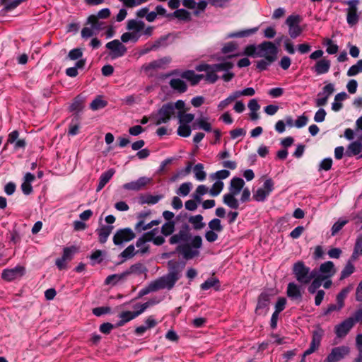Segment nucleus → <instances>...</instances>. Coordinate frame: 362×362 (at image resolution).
<instances>
[{
	"label": "nucleus",
	"mask_w": 362,
	"mask_h": 362,
	"mask_svg": "<svg viewBox=\"0 0 362 362\" xmlns=\"http://www.w3.org/2000/svg\"><path fill=\"white\" fill-rule=\"evenodd\" d=\"M170 245H178L176 251L188 260L199 255V250L202 246V238L199 235L192 238L189 226H184L177 233L173 234L168 240Z\"/></svg>",
	"instance_id": "1"
},
{
	"label": "nucleus",
	"mask_w": 362,
	"mask_h": 362,
	"mask_svg": "<svg viewBox=\"0 0 362 362\" xmlns=\"http://www.w3.org/2000/svg\"><path fill=\"white\" fill-rule=\"evenodd\" d=\"M185 266V263L176 260L168 262V273L153 281L156 290L167 288L172 289L175 283L181 277V272Z\"/></svg>",
	"instance_id": "2"
},
{
	"label": "nucleus",
	"mask_w": 362,
	"mask_h": 362,
	"mask_svg": "<svg viewBox=\"0 0 362 362\" xmlns=\"http://www.w3.org/2000/svg\"><path fill=\"white\" fill-rule=\"evenodd\" d=\"M185 102L179 100L175 103H167L162 105L158 110L156 116L151 118L155 120L156 125H160L168 122L172 117H177L176 110H181L185 108Z\"/></svg>",
	"instance_id": "3"
},
{
	"label": "nucleus",
	"mask_w": 362,
	"mask_h": 362,
	"mask_svg": "<svg viewBox=\"0 0 362 362\" xmlns=\"http://www.w3.org/2000/svg\"><path fill=\"white\" fill-rule=\"evenodd\" d=\"M293 274L296 281L301 285H308L317 275L315 269L310 270V267L305 266L303 262L298 261L293 266Z\"/></svg>",
	"instance_id": "4"
},
{
	"label": "nucleus",
	"mask_w": 362,
	"mask_h": 362,
	"mask_svg": "<svg viewBox=\"0 0 362 362\" xmlns=\"http://www.w3.org/2000/svg\"><path fill=\"white\" fill-rule=\"evenodd\" d=\"M258 57H264L269 61H275L278 52L277 47L272 42L264 41L258 45Z\"/></svg>",
	"instance_id": "5"
},
{
	"label": "nucleus",
	"mask_w": 362,
	"mask_h": 362,
	"mask_svg": "<svg viewBox=\"0 0 362 362\" xmlns=\"http://www.w3.org/2000/svg\"><path fill=\"white\" fill-rule=\"evenodd\" d=\"M105 47L110 50L109 56L112 59L122 57L127 52V48L119 40H114L107 42Z\"/></svg>",
	"instance_id": "6"
},
{
	"label": "nucleus",
	"mask_w": 362,
	"mask_h": 362,
	"mask_svg": "<svg viewBox=\"0 0 362 362\" xmlns=\"http://www.w3.org/2000/svg\"><path fill=\"white\" fill-rule=\"evenodd\" d=\"M300 17L298 15H291L286 20V24L288 27V34L291 38L300 36L303 29L300 26Z\"/></svg>",
	"instance_id": "7"
},
{
	"label": "nucleus",
	"mask_w": 362,
	"mask_h": 362,
	"mask_svg": "<svg viewBox=\"0 0 362 362\" xmlns=\"http://www.w3.org/2000/svg\"><path fill=\"white\" fill-rule=\"evenodd\" d=\"M358 0H350L348 1H344V4L349 6V8L346 9L347 11V17L346 21L347 23L351 25H355L359 19V16L357 13L358 8L357 5L358 4Z\"/></svg>",
	"instance_id": "8"
},
{
	"label": "nucleus",
	"mask_w": 362,
	"mask_h": 362,
	"mask_svg": "<svg viewBox=\"0 0 362 362\" xmlns=\"http://www.w3.org/2000/svg\"><path fill=\"white\" fill-rule=\"evenodd\" d=\"M135 236L134 233L129 228L119 229L113 236V243L116 245H120L124 243L133 240Z\"/></svg>",
	"instance_id": "9"
},
{
	"label": "nucleus",
	"mask_w": 362,
	"mask_h": 362,
	"mask_svg": "<svg viewBox=\"0 0 362 362\" xmlns=\"http://www.w3.org/2000/svg\"><path fill=\"white\" fill-rule=\"evenodd\" d=\"M274 189V182L272 179H267L264 182L263 187L259 188L253 194V199L257 202H263Z\"/></svg>",
	"instance_id": "10"
},
{
	"label": "nucleus",
	"mask_w": 362,
	"mask_h": 362,
	"mask_svg": "<svg viewBox=\"0 0 362 362\" xmlns=\"http://www.w3.org/2000/svg\"><path fill=\"white\" fill-rule=\"evenodd\" d=\"M349 351V348L346 346L335 347L327 356L326 361L327 362H338L348 355Z\"/></svg>",
	"instance_id": "11"
},
{
	"label": "nucleus",
	"mask_w": 362,
	"mask_h": 362,
	"mask_svg": "<svg viewBox=\"0 0 362 362\" xmlns=\"http://www.w3.org/2000/svg\"><path fill=\"white\" fill-rule=\"evenodd\" d=\"M353 317H349L335 327V334L337 337H344L354 326Z\"/></svg>",
	"instance_id": "12"
},
{
	"label": "nucleus",
	"mask_w": 362,
	"mask_h": 362,
	"mask_svg": "<svg viewBox=\"0 0 362 362\" xmlns=\"http://www.w3.org/2000/svg\"><path fill=\"white\" fill-rule=\"evenodd\" d=\"M25 273V268L22 266H17L13 269H4L1 277L6 281H13L18 277H21Z\"/></svg>",
	"instance_id": "13"
},
{
	"label": "nucleus",
	"mask_w": 362,
	"mask_h": 362,
	"mask_svg": "<svg viewBox=\"0 0 362 362\" xmlns=\"http://www.w3.org/2000/svg\"><path fill=\"white\" fill-rule=\"evenodd\" d=\"M151 181V180L148 177H141L136 181L124 184L123 188L127 190L139 191L144 189Z\"/></svg>",
	"instance_id": "14"
},
{
	"label": "nucleus",
	"mask_w": 362,
	"mask_h": 362,
	"mask_svg": "<svg viewBox=\"0 0 362 362\" xmlns=\"http://www.w3.org/2000/svg\"><path fill=\"white\" fill-rule=\"evenodd\" d=\"M171 62V58L165 57L163 58L154 60L148 64L144 65L143 68L145 71H148L151 69H164Z\"/></svg>",
	"instance_id": "15"
},
{
	"label": "nucleus",
	"mask_w": 362,
	"mask_h": 362,
	"mask_svg": "<svg viewBox=\"0 0 362 362\" xmlns=\"http://www.w3.org/2000/svg\"><path fill=\"white\" fill-rule=\"evenodd\" d=\"M319 271L321 273L319 276L324 278V279L332 277L336 272L334 263L331 261H327L322 264Z\"/></svg>",
	"instance_id": "16"
},
{
	"label": "nucleus",
	"mask_w": 362,
	"mask_h": 362,
	"mask_svg": "<svg viewBox=\"0 0 362 362\" xmlns=\"http://www.w3.org/2000/svg\"><path fill=\"white\" fill-rule=\"evenodd\" d=\"M269 302L270 296L268 293H262L258 298V302L256 307V313L260 315L262 313V310H265L264 313H266L267 309L269 305Z\"/></svg>",
	"instance_id": "17"
},
{
	"label": "nucleus",
	"mask_w": 362,
	"mask_h": 362,
	"mask_svg": "<svg viewBox=\"0 0 362 362\" xmlns=\"http://www.w3.org/2000/svg\"><path fill=\"white\" fill-rule=\"evenodd\" d=\"M182 78H185L190 82L192 86H195L199 83V81L204 78L203 74H196L192 70H187L182 72L180 74Z\"/></svg>",
	"instance_id": "18"
},
{
	"label": "nucleus",
	"mask_w": 362,
	"mask_h": 362,
	"mask_svg": "<svg viewBox=\"0 0 362 362\" xmlns=\"http://www.w3.org/2000/svg\"><path fill=\"white\" fill-rule=\"evenodd\" d=\"M244 185L245 182L242 178L233 177L230 180L228 193L238 195L243 189Z\"/></svg>",
	"instance_id": "19"
},
{
	"label": "nucleus",
	"mask_w": 362,
	"mask_h": 362,
	"mask_svg": "<svg viewBox=\"0 0 362 362\" xmlns=\"http://www.w3.org/2000/svg\"><path fill=\"white\" fill-rule=\"evenodd\" d=\"M330 66V61L324 58L316 62L313 69L318 75L324 74L329 71Z\"/></svg>",
	"instance_id": "20"
},
{
	"label": "nucleus",
	"mask_w": 362,
	"mask_h": 362,
	"mask_svg": "<svg viewBox=\"0 0 362 362\" xmlns=\"http://www.w3.org/2000/svg\"><path fill=\"white\" fill-rule=\"evenodd\" d=\"M286 293L288 297L293 300H300L302 298L300 287L293 282L288 284Z\"/></svg>",
	"instance_id": "21"
},
{
	"label": "nucleus",
	"mask_w": 362,
	"mask_h": 362,
	"mask_svg": "<svg viewBox=\"0 0 362 362\" xmlns=\"http://www.w3.org/2000/svg\"><path fill=\"white\" fill-rule=\"evenodd\" d=\"M362 151V144L358 141H356L354 142H351L346 148V151L345 152V155L348 157H352L354 156L359 155Z\"/></svg>",
	"instance_id": "22"
},
{
	"label": "nucleus",
	"mask_w": 362,
	"mask_h": 362,
	"mask_svg": "<svg viewBox=\"0 0 362 362\" xmlns=\"http://www.w3.org/2000/svg\"><path fill=\"white\" fill-rule=\"evenodd\" d=\"M115 170L113 168H110L105 173H102L100 177L99 183L97 187L96 191H100L105 185L110 180L112 177L114 175Z\"/></svg>",
	"instance_id": "23"
},
{
	"label": "nucleus",
	"mask_w": 362,
	"mask_h": 362,
	"mask_svg": "<svg viewBox=\"0 0 362 362\" xmlns=\"http://www.w3.org/2000/svg\"><path fill=\"white\" fill-rule=\"evenodd\" d=\"M145 23L141 21H137L135 19H131L127 21V30L129 31L136 32L141 33L144 29Z\"/></svg>",
	"instance_id": "24"
},
{
	"label": "nucleus",
	"mask_w": 362,
	"mask_h": 362,
	"mask_svg": "<svg viewBox=\"0 0 362 362\" xmlns=\"http://www.w3.org/2000/svg\"><path fill=\"white\" fill-rule=\"evenodd\" d=\"M169 85L173 90L182 93L186 92L187 89V86L186 83L180 78H172Z\"/></svg>",
	"instance_id": "25"
},
{
	"label": "nucleus",
	"mask_w": 362,
	"mask_h": 362,
	"mask_svg": "<svg viewBox=\"0 0 362 362\" xmlns=\"http://www.w3.org/2000/svg\"><path fill=\"white\" fill-rule=\"evenodd\" d=\"M112 229L113 226H103L96 230L99 236V241L100 243H105L107 241Z\"/></svg>",
	"instance_id": "26"
},
{
	"label": "nucleus",
	"mask_w": 362,
	"mask_h": 362,
	"mask_svg": "<svg viewBox=\"0 0 362 362\" xmlns=\"http://www.w3.org/2000/svg\"><path fill=\"white\" fill-rule=\"evenodd\" d=\"M207 120L208 118L206 117H202L196 119L192 125L193 129H201L207 132H211V125L207 122Z\"/></svg>",
	"instance_id": "27"
},
{
	"label": "nucleus",
	"mask_w": 362,
	"mask_h": 362,
	"mask_svg": "<svg viewBox=\"0 0 362 362\" xmlns=\"http://www.w3.org/2000/svg\"><path fill=\"white\" fill-rule=\"evenodd\" d=\"M146 272L147 269L143 264L136 263L132 265L127 270L124 272V275H127V277L129 275L132 274L139 275L143 273H146Z\"/></svg>",
	"instance_id": "28"
},
{
	"label": "nucleus",
	"mask_w": 362,
	"mask_h": 362,
	"mask_svg": "<svg viewBox=\"0 0 362 362\" xmlns=\"http://www.w3.org/2000/svg\"><path fill=\"white\" fill-rule=\"evenodd\" d=\"M235 194L227 193L223 197V202L225 204L233 209H237L239 207L238 200L235 198Z\"/></svg>",
	"instance_id": "29"
},
{
	"label": "nucleus",
	"mask_w": 362,
	"mask_h": 362,
	"mask_svg": "<svg viewBox=\"0 0 362 362\" xmlns=\"http://www.w3.org/2000/svg\"><path fill=\"white\" fill-rule=\"evenodd\" d=\"M348 95L345 92H341L337 94L334 97V101L332 104V110L334 112H338L342 108L341 101L346 100Z\"/></svg>",
	"instance_id": "30"
},
{
	"label": "nucleus",
	"mask_w": 362,
	"mask_h": 362,
	"mask_svg": "<svg viewBox=\"0 0 362 362\" xmlns=\"http://www.w3.org/2000/svg\"><path fill=\"white\" fill-rule=\"evenodd\" d=\"M85 98L81 95L76 96L70 105V111L79 112L84 107Z\"/></svg>",
	"instance_id": "31"
},
{
	"label": "nucleus",
	"mask_w": 362,
	"mask_h": 362,
	"mask_svg": "<svg viewBox=\"0 0 362 362\" xmlns=\"http://www.w3.org/2000/svg\"><path fill=\"white\" fill-rule=\"evenodd\" d=\"M87 23L90 24L97 33L105 28V23L103 21H100L95 15H90L88 18Z\"/></svg>",
	"instance_id": "32"
},
{
	"label": "nucleus",
	"mask_w": 362,
	"mask_h": 362,
	"mask_svg": "<svg viewBox=\"0 0 362 362\" xmlns=\"http://www.w3.org/2000/svg\"><path fill=\"white\" fill-rule=\"evenodd\" d=\"M136 317L134 312L125 311L119 314L120 320L116 324V327H122L125 323L134 319Z\"/></svg>",
	"instance_id": "33"
},
{
	"label": "nucleus",
	"mask_w": 362,
	"mask_h": 362,
	"mask_svg": "<svg viewBox=\"0 0 362 362\" xmlns=\"http://www.w3.org/2000/svg\"><path fill=\"white\" fill-rule=\"evenodd\" d=\"M202 290H208L214 288L216 291H218L220 288V282L216 278H209L200 286Z\"/></svg>",
	"instance_id": "34"
},
{
	"label": "nucleus",
	"mask_w": 362,
	"mask_h": 362,
	"mask_svg": "<svg viewBox=\"0 0 362 362\" xmlns=\"http://www.w3.org/2000/svg\"><path fill=\"white\" fill-rule=\"evenodd\" d=\"M141 35V33H137L136 32H126L121 35V41L123 43L128 42L129 41L136 42L140 38Z\"/></svg>",
	"instance_id": "35"
},
{
	"label": "nucleus",
	"mask_w": 362,
	"mask_h": 362,
	"mask_svg": "<svg viewBox=\"0 0 362 362\" xmlns=\"http://www.w3.org/2000/svg\"><path fill=\"white\" fill-rule=\"evenodd\" d=\"M177 117L179 118L180 123L183 124H189L194 119L193 114L185 113L184 109L177 111Z\"/></svg>",
	"instance_id": "36"
},
{
	"label": "nucleus",
	"mask_w": 362,
	"mask_h": 362,
	"mask_svg": "<svg viewBox=\"0 0 362 362\" xmlns=\"http://www.w3.org/2000/svg\"><path fill=\"white\" fill-rule=\"evenodd\" d=\"M194 177L199 181H203L206 179V173L204 170V165L202 163L196 164L193 168Z\"/></svg>",
	"instance_id": "37"
},
{
	"label": "nucleus",
	"mask_w": 362,
	"mask_h": 362,
	"mask_svg": "<svg viewBox=\"0 0 362 362\" xmlns=\"http://www.w3.org/2000/svg\"><path fill=\"white\" fill-rule=\"evenodd\" d=\"M361 255H362V235H358L356 240L351 259H357Z\"/></svg>",
	"instance_id": "38"
},
{
	"label": "nucleus",
	"mask_w": 362,
	"mask_h": 362,
	"mask_svg": "<svg viewBox=\"0 0 362 362\" xmlns=\"http://www.w3.org/2000/svg\"><path fill=\"white\" fill-rule=\"evenodd\" d=\"M324 278L316 275L315 277L310 283V286L308 288V291L310 293H315L317 290L321 286Z\"/></svg>",
	"instance_id": "39"
},
{
	"label": "nucleus",
	"mask_w": 362,
	"mask_h": 362,
	"mask_svg": "<svg viewBox=\"0 0 362 362\" xmlns=\"http://www.w3.org/2000/svg\"><path fill=\"white\" fill-rule=\"evenodd\" d=\"M175 229V222L169 221L165 222L161 227V233L164 236H169L173 234Z\"/></svg>",
	"instance_id": "40"
},
{
	"label": "nucleus",
	"mask_w": 362,
	"mask_h": 362,
	"mask_svg": "<svg viewBox=\"0 0 362 362\" xmlns=\"http://www.w3.org/2000/svg\"><path fill=\"white\" fill-rule=\"evenodd\" d=\"M203 216L200 214L191 216L189 218L190 223L193 225V227L196 230H200L205 226V223H203Z\"/></svg>",
	"instance_id": "41"
},
{
	"label": "nucleus",
	"mask_w": 362,
	"mask_h": 362,
	"mask_svg": "<svg viewBox=\"0 0 362 362\" xmlns=\"http://www.w3.org/2000/svg\"><path fill=\"white\" fill-rule=\"evenodd\" d=\"M257 28L247 29L239 32L232 33L228 34V37H248L257 31Z\"/></svg>",
	"instance_id": "42"
},
{
	"label": "nucleus",
	"mask_w": 362,
	"mask_h": 362,
	"mask_svg": "<svg viewBox=\"0 0 362 362\" xmlns=\"http://www.w3.org/2000/svg\"><path fill=\"white\" fill-rule=\"evenodd\" d=\"M233 67V64L230 62H223L221 63L211 65L213 71H228Z\"/></svg>",
	"instance_id": "43"
},
{
	"label": "nucleus",
	"mask_w": 362,
	"mask_h": 362,
	"mask_svg": "<svg viewBox=\"0 0 362 362\" xmlns=\"http://www.w3.org/2000/svg\"><path fill=\"white\" fill-rule=\"evenodd\" d=\"M168 17L174 16L180 20L182 21H189L190 20V14L185 9H177L171 14H168Z\"/></svg>",
	"instance_id": "44"
},
{
	"label": "nucleus",
	"mask_w": 362,
	"mask_h": 362,
	"mask_svg": "<svg viewBox=\"0 0 362 362\" xmlns=\"http://www.w3.org/2000/svg\"><path fill=\"white\" fill-rule=\"evenodd\" d=\"M127 278V275H124V272L121 274H115L108 276L105 281V284H116L121 280Z\"/></svg>",
	"instance_id": "45"
},
{
	"label": "nucleus",
	"mask_w": 362,
	"mask_h": 362,
	"mask_svg": "<svg viewBox=\"0 0 362 362\" xmlns=\"http://www.w3.org/2000/svg\"><path fill=\"white\" fill-rule=\"evenodd\" d=\"M323 333L324 332L321 328H318L317 329L313 331L312 341L310 343V344L313 345V347H319Z\"/></svg>",
	"instance_id": "46"
},
{
	"label": "nucleus",
	"mask_w": 362,
	"mask_h": 362,
	"mask_svg": "<svg viewBox=\"0 0 362 362\" xmlns=\"http://www.w3.org/2000/svg\"><path fill=\"white\" fill-rule=\"evenodd\" d=\"M192 188V184L189 182H184L180 185L179 188L177 189L176 193L177 194L182 196V197H186L189 194L191 189Z\"/></svg>",
	"instance_id": "47"
},
{
	"label": "nucleus",
	"mask_w": 362,
	"mask_h": 362,
	"mask_svg": "<svg viewBox=\"0 0 362 362\" xmlns=\"http://www.w3.org/2000/svg\"><path fill=\"white\" fill-rule=\"evenodd\" d=\"M107 105V101L102 99L101 96L95 98L90 105V107L93 110H98L104 108Z\"/></svg>",
	"instance_id": "48"
},
{
	"label": "nucleus",
	"mask_w": 362,
	"mask_h": 362,
	"mask_svg": "<svg viewBox=\"0 0 362 362\" xmlns=\"http://www.w3.org/2000/svg\"><path fill=\"white\" fill-rule=\"evenodd\" d=\"M351 289V286L346 287L343 288L337 296V304L340 305V307H344V300Z\"/></svg>",
	"instance_id": "49"
},
{
	"label": "nucleus",
	"mask_w": 362,
	"mask_h": 362,
	"mask_svg": "<svg viewBox=\"0 0 362 362\" xmlns=\"http://www.w3.org/2000/svg\"><path fill=\"white\" fill-rule=\"evenodd\" d=\"M224 184L222 181L218 180L214 183L211 188L209 190V193L213 197L218 196L223 188Z\"/></svg>",
	"instance_id": "50"
},
{
	"label": "nucleus",
	"mask_w": 362,
	"mask_h": 362,
	"mask_svg": "<svg viewBox=\"0 0 362 362\" xmlns=\"http://www.w3.org/2000/svg\"><path fill=\"white\" fill-rule=\"evenodd\" d=\"M355 267L354 264L351 262V261H349L344 269L341 272V276L340 279H344L349 276L351 274L354 272Z\"/></svg>",
	"instance_id": "51"
},
{
	"label": "nucleus",
	"mask_w": 362,
	"mask_h": 362,
	"mask_svg": "<svg viewBox=\"0 0 362 362\" xmlns=\"http://www.w3.org/2000/svg\"><path fill=\"white\" fill-rule=\"evenodd\" d=\"M362 72V59H360L357 63L351 66L347 71V76H354Z\"/></svg>",
	"instance_id": "52"
},
{
	"label": "nucleus",
	"mask_w": 362,
	"mask_h": 362,
	"mask_svg": "<svg viewBox=\"0 0 362 362\" xmlns=\"http://www.w3.org/2000/svg\"><path fill=\"white\" fill-rule=\"evenodd\" d=\"M209 228L210 230L220 233L223 230V226L221 225V220L218 218H214L209 222Z\"/></svg>",
	"instance_id": "53"
},
{
	"label": "nucleus",
	"mask_w": 362,
	"mask_h": 362,
	"mask_svg": "<svg viewBox=\"0 0 362 362\" xmlns=\"http://www.w3.org/2000/svg\"><path fill=\"white\" fill-rule=\"evenodd\" d=\"M136 254H137V252L135 251L134 246L133 245H130L121 252L120 257L124 258L125 260L133 257Z\"/></svg>",
	"instance_id": "54"
},
{
	"label": "nucleus",
	"mask_w": 362,
	"mask_h": 362,
	"mask_svg": "<svg viewBox=\"0 0 362 362\" xmlns=\"http://www.w3.org/2000/svg\"><path fill=\"white\" fill-rule=\"evenodd\" d=\"M162 196L159 195H147L143 197L141 200V204H155L159 202Z\"/></svg>",
	"instance_id": "55"
},
{
	"label": "nucleus",
	"mask_w": 362,
	"mask_h": 362,
	"mask_svg": "<svg viewBox=\"0 0 362 362\" xmlns=\"http://www.w3.org/2000/svg\"><path fill=\"white\" fill-rule=\"evenodd\" d=\"M153 238L152 237L151 234L146 232L144 233L136 242V246L140 247L141 245H144L148 242H153Z\"/></svg>",
	"instance_id": "56"
},
{
	"label": "nucleus",
	"mask_w": 362,
	"mask_h": 362,
	"mask_svg": "<svg viewBox=\"0 0 362 362\" xmlns=\"http://www.w3.org/2000/svg\"><path fill=\"white\" fill-rule=\"evenodd\" d=\"M230 172L227 170H221L210 175L211 180H223L229 177Z\"/></svg>",
	"instance_id": "57"
},
{
	"label": "nucleus",
	"mask_w": 362,
	"mask_h": 362,
	"mask_svg": "<svg viewBox=\"0 0 362 362\" xmlns=\"http://www.w3.org/2000/svg\"><path fill=\"white\" fill-rule=\"evenodd\" d=\"M76 252V248L74 246L64 248L62 258L66 261L71 260L74 254Z\"/></svg>",
	"instance_id": "58"
},
{
	"label": "nucleus",
	"mask_w": 362,
	"mask_h": 362,
	"mask_svg": "<svg viewBox=\"0 0 362 362\" xmlns=\"http://www.w3.org/2000/svg\"><path fill=\"white\" fill-rule=\"evenodd\" d=\"M334 91V85L332 83H328L323 87L322 91L319 93L317 96L320 97L321 95H324L326 98H329V97L333 93Z\"/></svg>",
	"instance_id": "59"
},
{
	"label": "nucleus",
	"mask_w": 362,
	"mask_h": 362,
	"mask_svg": "<svg viewBox=\"0 0 362 362\" xmlns=\"http://www.w3.org/2000/svg\"><path fill=\"white\" fill-rule=\"evenodd\" d=\"M332 159L330 158H327L323 159L320 165H319V169L318 170H325L328 171L332 168Z\"/></svg>",
	"instance_id": "60"
},
{
	"label": "nucleus",
	"mask_w": 362,
	"mask_h": 362,
	"mask_svg": "<svg viewBox=\"0 0 362 362\" xmlns=\"http://www.w3.org/2000/svg\"><path fill=\"white\" fill-rule=\"evenodd\" d=\"M98 33L91 25L90 27H84L81 30V37L85 39L96 35Z\"/></svg>",
	"instance_id": "61"
},
{
	"label": "nucleus",
	"mask_w": 362,
	"mask_h": 362,
	"mask_svg": "<svg viewBox=\"0 0 362 362\" xmlns=\"http://www.w3.org/2000/svg\"><path fill=\"white\" fill-rule=\"evenodd\" d=\"M191 134V129L187 124H180L177 129V134L182 137H187Z\"/></svg>",
	"instance_id": "62"
},
{
	"label": "nucleus",
	"mask_w": 362,
	"mask_h": 362,
	"mask_svg": "<svg viewBox=\"0 0 362 362\" xmlns=\"http://www.w3.org/2000/svg\"><path fill=\"white\" fill-rule=\"evenodd\" d=\"M346 220L339 219L332 227V235H335L346 223Z\"/></svg>",
	"instance_id": "63"
},
{
	"label": "nucleus",
	"mask_w": 362,
	"mask_h": 362,
	"mask_svg": "<svg viewBox=\"0 0 362 362\" xmlns=\"http://www.w3.org/2000/svg\"><path fill=\"white\" fill-rule=\"evenodd\" d=\"M357 348L360 352L356 362H360L362 360V334H358L356 338Z\"/></svg>",
	"instance_id": "64"
}]
</instances>
